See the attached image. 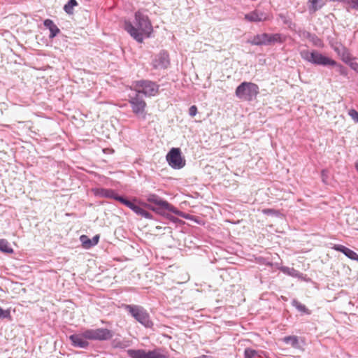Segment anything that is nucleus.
<instances>
[{"label":"nucleus","mask_w":358,"mask_h":358,"mask_svg":"<svg viewBox=\"0 0 358 358\" xmlns=\"http://www.w3.org/2000/svg\"><path fill=\"white\" fill-rule=\"evenodd\" d=\"M124 29L138 43H143L144 38H148L152 31V26L147 15L141 10L135 13L134 23L124 22Z\"/></svg>","instance_id":"f257e3e1"},{"label":"nucleus","mask_w":358,"mask_h":358,"mask_svg":"<svg viewBox=\"0 0 358 358\" xmlns=\"http://www.w3.org/2000/svg\"><path fill=\"white\" fill-rule=\"evenodd\" d=\"M147 201L150 203L155 204L157 207L152 208V210L156 211L157 213L164 215V210H168L173 213L174 214L185 218H189V215L185 214V213L178 210L176 208H175L173 205L169 203L168 201L162 199L158 195L155 194H150L147 196Z\"/></svg>","instance_id":"f03ea898"},{"label":"nucleus","mask_w":358,"mask_h":358,"mask_svg":"<svg viewBox=\"0 0 358 358\" xmlns=\"http://www.w3.org/2000/svg\"><path fill=\"white\" fill-rule=\"evenodd\" d=\"M300 55L303 59L315 65L321 66H336L337 63L334 59L323 55L317 50L309 51L302 50Z\"/></svg>","instance_id":"7ed1b4c3"},{"label":"nucleus","mask_w":358,"mask_h":358,"mask_svg":"<svg viewBox=\"0 0 358 358\" xmlns=\"http://www.w3.org/2000/svg\"><path fill=\"white\" fill-rule=\"evenodd\" d=\"M259 92V88L257 84L244 81L236 87L235 95L239 99L250 101L256 98Z\"/></svg>","instance_id":"20e7f679"},{"label":"nucleus","mask_w":358,"mask_h":358,"mask_svg":"<svg viewBox=\"0 0 358 358\" xmlns=\"http://www.w3.org/2000/svg\"><path fill=\"white\" fill-rule=\"evenodd\" d=\"M127 353L130 358H169V357L167 352L159 348L148 351L143 349H129Z\"/></svg>","instance_id":"39448f33"},{"label":"nucleus","mask_w":358,"mask_h":358,"mask_svg":"<svg viewBox=\"0 0 358 358\" xmlns=\"http://www.w3.org/2000/svg\"><path fill=\"white\" fill-rule=\"evenodd\" d=\"M125 309L134 317L138 322L147 328L152 327L153 323L150 319V315L146 310L142 306L136 305H126Z\"/></svg>","instance_id":"423d86ee"},{"label":"nucleus","mask_w":358,"mask_h":358,"mask_svg":"<svg viewBox=\"0 0 358 358\" xmlns=\"http://www.w3.org/2000/svg\"><path fill=\"white\" fill-rule=\"evenodd\" d=\"M135 92L138 94H143L147 96H155L159 92V85L151 80H141L135 81L132 84Z\"/></svg>","instance_id":"0eeeda50"},{"label":"nucleus","mask_w":358,"mask_h":358,"mask_svg":"<svg viewBox=\"0 0 358 358\" xmlns=\"http://www.w3.org/2000/svg\"><path fill=\"white\" fill-rule=\"evenodd\" d=\"M84 336L88 340L103 341L111 339L113 336V333L106 328L91 329L84 331Z\"/></svg>","instance_id":"6e6552de"},{"label":"nucleus","mask_w":358,"mask_h":358,"mask_svg":"<svg viewBox=\"0 0 358 358\" xmlns=\"http://www.w3.org/2000/svg\"><path fill=\"white\" fill-rule=\"evenodd\" d=\"M129 103L131 105L133 113L136 115H143V118L145 119L146 103L138 92H134L129 95Z\"/></svg>","instance_id":"1a4fd4ad"},{"label":"nucleus","mask_w":358,"mask_h":358,"mask_svg":"<svg viewBox=\"0 0 358 358\" xmlns=\"http://www.w3.org/2000/svg\"><path fill=\"white\" fill-rule=\"evenodd\" d=\"M169 164L175 169H182L185 165V161L181 157L180 150L173 148L166 155Z\"/></svg>","instance_id":"9d476101"},{"label":"nucleus","mask_w":358,"mask_h":358,"mask_svg":"<svg viewBox=\"0 0 358 358\" xmlns=\"http://www.w3.org/2000/svg\"><path fill=\"white\" fill-rule=\"evenodd\" d=\"M170 64L169 54L165 51L160 52L152 61V66L156 69H166Z\"/></svg>","instance_id":"9b49d317"},{"label":"nucleus","mask_w":358,"mask_h":358,"mask_svg":"<svg viewBox=\"0 0 358 358\" xmlns=\"http://www.w3.org/2000/svg\"><path fill=\"white\" fill-rule=\"evenodd\" d=\"M244 19L250 22H259L267 20L268 16L263 12L255 10L245 15Z\"/></svg>","instance_id":"f8f14e48"},{"label":"nucleus","mask_w":358,"mask_h":358,"mask_svg":"<svg viewBox=\"0 0 358 358\" xmlns=\"http://www.w3.org/2000/svg\"><path fill=\"white\" fill-rule=\"evenodd\" d=\"M69 339L74 347L80 348H86L89 345L87 338L84 336V331L81 334H73L69 336Z\"/></svg>","instance_id":"ddd939ff"},{"label":"nucleus","mask_w":358,"mask_h":358,"mask_svg":"<svg viewBox=\"0 0 358 358\" xmlns=\"http://www.w3.org/2000/svg\"><path fill=\"white\" fill-rule=\"evenodd\" d=\"M94 194L96 196L101 198L113 199L117 201V198H120V196L117 195L116 192L112 189L106 188H96L93 189Z\"/></svg>","instance_id":"4468645a"},{"label":"nucleus","mask_w":358,"mask_h":358,"mask_svg":"<svg viewBox=\"0 0 358 358\" xmlns=\"http://www.w3.org/2000/svg\"><path fill=\"white\" fill-rule=\"evenodd\" d=\"M268 34L264 33L255 36L249 43L254 45H268Z\"/></svg>","instance_id":"2eb2a0df"},{"label":"nucleus","mask_w":358,"mask_h":358,"mask_svg":"<svg viewBox=\"0 0 358 358\" xmlns=\"http://www.w3.org/2000/svg\"><path fill=\"white\" fill-rule=\"evenodd\" d=\"M80 240L83 244V246L86 249H89L98 243L99 240V235L94 236L92 239L89 238L86 235H82L80 237Z\"/></svg>","instance_id":"dca6fc26"},{"label":"nucleus","mask_w":358,"mask_h":358,"mask_svg":"<svg viewBox=\"0 0 358 358\" xmlns=\"http://www.w3.org/2000/svg\"><path fill=\"white\" fill-rule=\"evenodd\" d=\"M335 52L341 57L344 62H348L350 59V54L348 50L341 44H336L333 47Z\"/></svg>","instance_id":"f3484780"},{"label":"nucleus","mask_w":358,"mask_h":358,"mask_svg":"<svg viewBox=\"0 0 358 358\" xmlns=\"http://www.w3.org/2000/svg\"><path fill=\"white\" fill-rule=\"evenodd\" d=\"M325 0H308V7L310 13H314L321 9L325 4Z\"/></svg>","instance_id":"a211bd4d"},{"label":"nucleus","mask_w":358,"mask_h":358,"mask_svg":"<svg viewBox=\"0 0 358 358\" xmlns=\"http://www.w3.org/2000/svg\"><path fill=\"white\" fill-rule=\"evenodd\" d=\"M44 26L50 30L49 37L52 38L55 37L59 32L60 30L57 26L54 23L52 20L47 19L43 22Z\"/></svg>","instance_id":"6ab92c4d"},{"label":"nucleus","mask_w":358,"mask_h":358,"mask_svg":"<svg viewBox=\"0 0 358 358\" xmlns=\"http://www.w3.org/2000/svg\"><path fill=\"white\" fill-rule=\"evenodd\" d=\"M282 341L287 344L291 345L295 349H301V345L299 341V337L297 336H288L282 338Z\"/></svg>","instance_id":"aec40b11"},{"label":"nucleus","mask_w":358,"mask_h":358,"mask_svg":"<svg viewBox=\"0 0 358 358\" xmlns=\"http://www.w3.org/2000/svg\"><path fill=\"white\" fill-rule=\"evenodd\" d=\"M268 45L275 43H282L285 41V37L280 34H268Z\"/></svg>","instance_id":"412c9836"},{"label":"nucleus","mask_w":358,"mask_h":358,"mask_svg":"<svg viewBox=\"0 0 358 358\" xmlns=\"http://www.w3.org/2000/svg\"><path fill=\"white\" fill-rule=\"evenodd\" d=\"M280 270L282 273H284L288 275L292 276V277L300 278L301 275V273L299 271L294 269V268H289L287 266H282L280 268Z\"/></svg>","instance_id":"4be33fe9"},{"label":"nucleus","mask_w":358,"mask_h":358,"mask_svg":"<svg viewBox=\"0 0 358 358\" xmlns=\"http://www.w3.org/2000/svg\"><path fill=\"white\" fill-rule=\"evenodd\" d=\"M0 251L8 254L13 253V249L6 239H0Z\"/></svg>","instance_id":"5701e85b"},{"label":"nucleus","mask_w":358,"mask_h":358,"mask_svg":"<svg viewBox=\"0 0 358 358\" xmlns=\"http://www.w3.org/2000/svg\"><path fill=\"white\" fill-rule=\"evenodd\" d=\"M132 210L137 215H141V217L148 219H150L152 217V215L149 212L146 211L145 210L136 204L134 206V208H132Z\"/></svg>","instance_id":"b1692460"},{"label":"nucleus","mask_w":358,"mask_h":358,"mask_svg":"<svg viewBox=\"0 0 358 358\" xmlns=\"http://www.w3.org/2000/svg\"><path fill=\"white\" fill-rule=\"evenodd\" d=\"M78 5L76 0H69L66 4L64 6V10L67 14L73 13V8Z\"/></svg>","instance_id":"393cba45"},{"label":"nucleus","mask_w":358,"mask_h":358,"mask_svg":"<svg viewBox=\"0 0 358 358\" xmlns=\"http://www.w3.org/2000/svg\"><path fill=\"white\" fill-rule=\"evenodd\" d=\"M262 213L264 215L276 216V217H278V216H280L281 215L279 210H275V209H273V208H265V209H263L262 210Z\"/></svg>","instance_id":"a878e982"},{"label":"nucleus","mask_w":358,"mask_h":358,"mask_svg":"<svg viewBox=\"0 0 358 358\" xmlns=\"http://www.w3.org/2000/svg\"><path fill=\"white\" fill-rule=\"evenodd\" d=\"M292 305L299 311L303 312V313H308V309L306 308V306L296 300H293Z\"/></svg>","instance_id":"bb28decb"},{"label":"nucleus","mask_w":358,"mask_h":358,"mask_svg":"<svg viewBox=\"0 0 358 358\" xmlns=\"http://www.w3.org/2000/svg\"><path fill=\"white\" fill-rule=\"evenodd\" d=\"M257 351L250 348H246L244 352V358H253L257 355Z\"/></svg>","instance_id":"cd10ccee"},{"label":"nucleus","mask_w":358,"mask_h":358,"mask_svg":"<svg viewBox=\"0 0 358 358\" xmlns=\"http://www.w3.org/2000/svg\"><path fill=\"white\" fill-rule=\"evenodd\" d=\"M344 255L350 259L358 261V255L350 248H347Z\"/></svg>","instance_id":"c85d7f7f"},{"label":"nucleus","mask_w":358,"mask_h":358,"mask_svg":"<svg viewBox=\"0 0 358 358\" xmlns=\"http://www.w3.org/2000/svg\"><path fill=\"white\" fill-rule=\"evenodd\" d=\"M117 201H120V203H123L124 205H125L126 206H127L129 208H130L131 210H132V208H134V206L135 205L134 203L123 198L122 196H120V198H117Z\"/></svg>","instance_id":"c756f323"},{"label":"nucleus","mask_w":358,"mask_h":358,"mask_svg":"<svg viewBox=\"0 0 358 358\" xmlns=\"http://www.w3.org/2000/svg\"><path fill=\"white\" fill-rule=\"evenodd\" d=\"M6 318H8V319L11 318L10 312V310L8 309V310H3L0 306V319H6Z\"/></svg>","instance_id":"7c9ffc66"},{"label":"nucleus","mask_w":358,"mask_h":358,"mask_svg":"<svg viewBox=\"0 0 358 358\" xmlns=\"http://www.w3.org/2000/svg\"><path fill=\"white\" fill-rule=\"evenodd\" d=\"M348 115L354 120L355 122L358 123V112L355 109H350L348 111Z\"/></svg>","instance_id":"2f4dec72"},{"label":"nucleus","mask_w":358,"mask_h":358,"mask_svg":"<svg viewBox=\"0 0 358 358\" xmlns=\"http://www.w3.org/2000/svg\"><path fill=\"white\" fill-rule=\"evenodd\" d=\"M350 5V8L354 10H358V0H345Z\"/></svg>","instance_id":"473e14b6"},{"label":"nucleus","mask_w":358,"mask_h":358,"mask_svg":"<svg viewBox=\"0 0 358 358\" xmlns=\"http://www.w3.org/2000/svg\"><path fill=\"white\" fill-rule=\"evenodd\" d=\"M348 248H346L345 246L343 245H335L334 247H333V249H334L336 251H339V252H343V254H345L346 250H347Z\"/></svg>","instance_id":"72a5a7b5"},{"label":"nucleus","mask_w":358,"mask_h":358,"mask_svg":"<svg viewBox=\"0 0 358 358\" xmlns=\"http://www.w3.org/2000/svg\"><path fill=\"white\" fill-rule=\"evenodd\" d=\"M197 113V108L196 106H192L189 109V114L190 116L194 117Z\"/></svg>","instance_id":"f704fd0d"},{"label":"nucleus","mask_w":358,"mask_h":358,"mask_svg":"<svg viewBox=\"0 0 358 358\" xmlns=\"http://www.w3.org/2000/svg\"><path fill=\"white\" fill-rule=\"evenodd\" d=\"M300 36L303 38L310 39L312 36V34H310V32H308L307 31H303Z\"/></svg>","instance_id":"c9c22d12"},{"label":"nucleus","mask_w":358,"mask_h":358,"mask_svg":"<svg viewBox=\"0 0 358 358\" xmlns=\"http://www.w3.org/2000/svg\"><path fill=\"white\" fill-rule=\"evenodd\" d=\"M309 40L313 41L315 45H317V41H320L319 38H317V36L315 34H312V36Z\"/></svg>","instance_id":"e433bc0d"},{"label":"nucleus","mask_w":358,"mask_h":358,"mask_svg":"<svg viewBox=\"0 0 358 358\" xmlns=\"http://www.w3.org/2000/svg\"><path fill=\"white\" fill-rule=\"evenodd\" d=\"M339 73L341 74V75H343V76H346L347 75V69L343 66H339Z\"/></svg>","instance_id":"4c0bfd02"},{"label":"nucleus","mask_w":358,"mask_h":358,"mask_svg":"<svg viewBox=\"0 0 358 358\" xmlns=\"http://www.w3.org/2000/svg\"><path fill=\"white\" fill-rule=\"evenodd\" d=\"M167 217L173 222H177L179 220L177 217L172 215H167Z\"/></svg>","instance_id":"58836bf2"},{"label":"nucleus","mask_w":358,"mask_h":358,"mask_svg":"<svg viewBox=\"0 0 358 358\" xmlns=\"http://www.w3.org/2000/svg\"><path fill=\"white\" fill-rule=\"evenodd\" d=\"M355 167H356V169H357V171H358V162L356 163V164H355Z\"/></svg>","instance_id":"ea45409f"},{"label":"nucleus","mask_w":358,"mask_h":358,"mask_svg":"<svg viewBox=\"0 0 358 358\" xmlns=\"http://www.w3.org/2000/svg\"><path fill=\"white\" fill-rule=\"evenodd\" d=\"M325 172H326V171H325L324 170H323V171H322V177H324V175L325 174Z\"/></svg>","instance_id":"a19ab883"},{"label":"nucleus","mask_w":358,"mask_h":358,"mask_svg":"<svg viewBox=\"0 0 358 358\" xmlns=\"http://www.w3.org/2000/svg\"><path fill=\"white\" fill-rule=\"evenodd\" d=\"M356 66H357V64H355V66L352 65V69H356Z\"/></svg>","instance_id":"79ce46f5"},{"label":"nucleus","mask_w":358,"mask_h":358,"mask_svg":"<svg viewBox=\"0 0 358 358\" xmlns=\"http://www.w3.org/2000/svg\"><path fill=\"white\" fill-rule=\"evenodd\" d=\"M356 66H357V64H355V66L352 65V69H356Z\"/></svg>","instance_id":"37998d69"},{"label":"nucleus","mask_w":358,"mask_h":358,"mask_svg":"<svg viewBox=\"0 0 358 358\" xmlns=\"http://www.w3.org/2000/svg\"><path fill=\"white\" fill-rule=\"evenodd\" d=\"M356 66H357V64H355V66L352 65V69H356Z\"/></svg>","instance_id":"c03bdc74"},{"label":"nucleus","mask_w":358,"mask_h":358,"mask_svg":"<svg viewBox=\"0 0 358 358\" xmlns=\"http://www.w3.org/2000/svg\"><path fill=\"white\" fill-rule=\"evenodd\" d=\"M347 222H348V224L350 225H353V223H350L348 220H347Z\"/></svg>","instance_id":"a18cd8bd"},{"label":"nucleus","mask_w":358,"mask_h":358,"mask_svg":"<svg viewBox=\"0 0 358 358\" xmlns=\"http://www.w3.org/2000/svg\"><path fill=\"white\" fill-rule=\"evenodd\" d=\"M206 358H208V357H206Z\"/></svg>","instance_id":"49530a36"}]
</instances>
